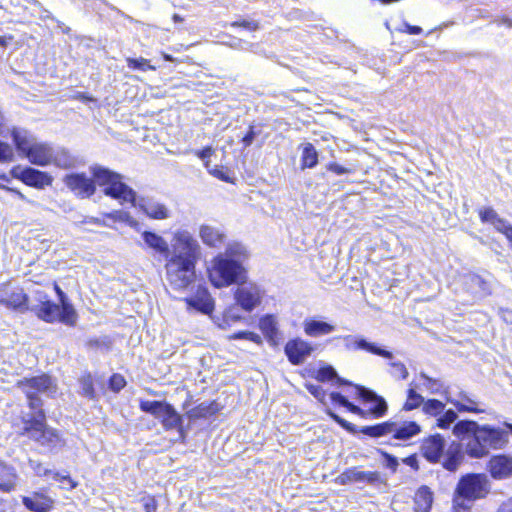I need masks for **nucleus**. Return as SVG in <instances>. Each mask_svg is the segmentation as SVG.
I'll return each instance as SVG.
<instances>
[{
	"instance_id": "20",
	"label": "nucleus",
	"mask_w": 512,
	"mask_h": 512,
	"mask_svg": "<svg viewBox=\"0 0 512 512\" xmlns=\"http://www.w3.org/2000/svg\"><path fill=\"white\" fill-rule=\"evenodd\" d=\"M199 237L203 244L216 249L222 247L227 239L223 229L210 224H202L199 227Z\"/></svg>"
},
{
	"instance_id": "10",
	"label": "nucleus",
	"mask_w": 512,
	"mask_h": 512,
	"mask_svg": "<svg viewBox=\"0 0 512 512\" xmlns=\"http://www.w3.org/2000/svg\"><path fill=\"white\" fill-rule=\"evenodd\" d=\"M64 184L78 198H89L96 192V182L93 176L90 178L85 173L67 174L63 179Z\"/></svg>"
},
{
	"instance_id": "48",
	"label": "nucleus",
	"mask_w": 512,
	"mask_h": 512,
	"mask_svg": "<svg viewBox=\"0 0 512 512\" xmlns=\"http://www.w3.org/2000/svg\"><path fill=\"white\" fill-rule=\"evenodd\" d=\"M106 216L114 221L127 223L131 227L137 225V221L133 219L128 212L122 210L113 211L111 213H108Z\"/></svg>"
},
{
	"instance_id": "15",
	"label": "nucleus",
	"mask_w": 512,
	"mask_h": 512,
	"mask_svg": "<svg viewBox=\"0 0 512 512\" xmlns=\"http://www.w3.org/2000/svg\"><path fill=\"white\" fill-rule=\"evenodd\" d=\"M379 481L380 474L377 471H362L357 467L346 469L336 478V482L340 485L351 483H367L374 485Z\"/></svg>"
},
{
	"instance_id": "62",
	"label": "nucleus",
	"mask_w": 512,
	"mask_h": 512,
	"mask_svg": "<svg viewBox=\"0 0 512 512\" xmlns=\"http://www.w3.org/2000/svg\"><path fill=\"white\" fill-rule=\"evenodd\" d=\"M343 407L347 408L351 413L356 414L362 418L368 417V412L366 410L354 405L349 400L346 401Z\"/></svg>"
},
{
	"instance_id": "39",
	"label": "nucleus",
	"mask_w": 512,
	"mask_h": 512,
	"mask_svg": "<svg viewBox=\"0 0 512 512\" xmlns=\"http://www.w3.org/2000/svg\"><path fill=\"white\" fill-rule=\"evenodd\" d=\"M316 379L320 382L330 381L336 379V383L341 385H351L348 380H345L337 375L336 370L332 366H325L318 370Z\"/></svg>"
},
{
	"instance_id": "38",
	"label": "nucleus",
	"mask_w": 512,
	"mask_h": 512,
	"mask_svg": "<svg viewBox=\"0 0 512 512\" xmlns=\"http://www.w3.org/2000/svg\"><path fill=\"white\" fill-rule=\"evenodd\" d=\"M259 327L269 340H274L278 335L277 322L273 315H265L262 317L259 322Z\"/></svg>"
},
{
	"instance_id": "23",
	"label": "nucleus",
	"mask_w": 512,
	"mask_h": 512,
	"mask_svg": "<svg viewBox=\"0 0 512 512\" xmlns=\"http://www.w3.org/2000/svg\"><path fill=\"white\" fill-rule=\"evenodd\" d=\"M28 300L29 297L22 288H15L7 297L0 298V304L13 311L25 313L30 310Z\"/></svg>"
},
{
	"instance_id": "18",
	"label": "nucleus",
	"mask_w": 512,
	"mask_h": 512,
	"mask_svg": "<svg viewBox=\"0 0 512 512\" xmlns=\"http://www.w3.org/2000/svg\"><path fill=\"white\" fill-rule=\"evenodd\" d=\"M35 316L46 323H61V305L52 302L51 300H43L42 304H33L30 310Z\"/></svg>"
},
{
	"instance_id": "17",
	"label": "nucleus",
	"mask_w": 512,
	"mask_h": 512,
	"mask_svg": "<svg viewBox=\"0 0 512 512\" xmlns=\"http://www.w3.org/2000/svg\"><path fill=\"white\" fill-rule=\"evenodd\" d=\"M12 173L16 178L20 179L26 185L38 189L50 186L53 182L52 176L47 172H43L32 167H26L22 169L20 174H15L14 170Z\"/></svg>"
},
{
	"instance_id": "58",
	"label": "nucleus",
	"mask_w": 512,
	"mask_h": 512,
	"mask_svg": "<svg viewBox=\"0 0 512 512\" xmlns=\"http://www.w3.org/2000/svg\"><path fill=\"white\" fill-rule=\"evenodd\" d=\"M230 25L231 27H242L249 31H256L259 29V23L254 20L234 21Z\"/></svg>"
},
{
	"instance_id": "45",
	"label": "nucleus",
	"mask_w": 512,
	"mask_h": 512,
	"mask_svg": "<svg viewBox=\"0 0 512 512\" xmlns=\"http://www.w3.org/2000/svg\"><path fill=\"white\" fill-rule=\"evenodd\" d=\"M79 383H80V388H81L82 394L85 397H88L90 399L94 398L95 390H94L93 379H92L91 374H89V373L84 374L80 378Z\"/></svg>"
},
{
	"instance_id": "30",
	"label": "nucleus",
	"mask_w": 512,
	"mask_h": 512,
	"mask_svg": "<svg viewBox=\"0 0 512 512\" xmlns=\"http://www.w3.org/2000/svg\"><path fill=\"white\" fill-rule=\"evenodd\" d=\"M142 238L147 247L164 256L165 259L172 254V248H169L168 242L162 236L151 231H144Z\"/></svg>"
},
{
	"instance_id": "47",
	"label": "nucleus",
	"mask_w": 512,
	"mask_h": 512,
	"mask_svg": "<svg viewBox=\"0 0 512 512\" xmlns=\"http://www.w3.org/2000/svg\"><path fill=\"white\" fill-rule=\"evenodd\" d=\"M420 377L425 380L424 387L431 394L441 393V389L443 388V383L440 380L431 378L424 372L420 373Z\"/></svg>"
},
{
	"instance_id": "54",
	"label": "nucleus",
	"mask_w": 512,
	"mask_h": 512,
	"mask_svg": "<svg viewBox=\"0 0 512 512\" xmlns=\"http://www.w3.org/2000/svg\"><path fill=\"white\" fill-rule=\"evenodd\" d=\"M125 385V378L120 374H113L109 379V388L114 392H119Z\"/></svg>"
},
{
	"instance_id": "28",
	"label": "nucleus",
	"mask_w": 512,
	"mask_h": 512,
	"mask_svg": "<svg viewBox=\"0 0 512 512\" xmlns=\"http://www.w3.org/2000/svg\"><path fill=\"white\" fill-rule=\"evenodd\" d=\"M11 137L18 153L24 157H26L33 145L37 142L29 131L22 128H13Z\"/></svg>"
},
{
	"instance_id": "44",
	"label": "nucleus",
	"mask_w": 512,
	"mask_h": 512,
	"mask_svg": "<svg viewBox=\"0 0 512 512\" xmlns=\"http://www.w3.org/2000/svg\"><path fill=\"white\" fill-rule=\"evenodd\" d=\"M437 418V427L447 429L452 423L456 421L458 415L453 409L444 410V412Z\"/></svg>"
},
{
	"instance_id": "32",
	"label": "nucleus",
	"mask_w": 512,
	"mask_h": 512,
	"mask_svg": "<svg viewBox=\"0 0 512 512\" xmlns=\"http://www.w3.org/2000/svg\"><path fill=\"white\" fill-rule=\"evenodd\" d=\"M303 328L305 334L310 337H319L322 335H327L335 330V327L333 325L315 319H306L303 323Z\"/></svg>"
},
{
	"instance_id": "9",
	"label": "nucleus",
	"mask_w": 512,
	"mask_h": 512,
	"mask_svg": "<svg viewBox=\"0 0 512 512\" xmlns=\"http://www.w3.org/2000/svg\"><path fill=\"white\" fill-rule=\"evenodd\" d=\"M328 415L338 423L342 428L348 431L351 434L362 433L372 438H378L385 436L387 434H391V421H386L383 423H379L371 426H363L358 428L356 425L346 421L341 418L339 415L335 414L332 411H328Z\"/></svg>"
},
{
	"instance_id": "27",
	"label": "nucleus",
	"mask_w": 512,
	"mask_h": 512,
	"mask_svg": "<svg viewBox=\"0 0 512 512\" xmlns=\"http://www.w3.org/2000/svg\"><path fill=\"white\" fill-rule=\"evenodd\" d=\"M23 505L33 512H49L54 504V500L41 492H34L30 496L22 497Z\"/></svg>"
},
{
	"instance_id": "11",
	"label": "nucleus",
	"mask_w": 512,
	"mask_h": 512,
	"mask_svg": "<svg viewBox=\"0 0 512 512\" xmlns=\"http://www.w3.org/2000/svg\"><path fill=\"white\" fill-rule=\"evenodd\" d=\"M344 343V347L348 351L363 350L371 354L383 357L385 359H392L393 353L378 346L374 342H369L360 335H345L340 337Z\"/></svg>"
},
{
	"instance_id": "21",
	"label": "nucleus",
	"mask_w": 512,
	"mask_h": 512,
	"mask_svg": "<svg viewBox=\"0 0 512 512\" xmlns=\"http://www.w3.org/2000/svg\"><path fill=\"white\" fill-rule=\"evenodd\" d=\"M488 470L494 479L512 476V457L504 454L493 456L488 462Z\"/></svg>"
},
{
	"instance_id": "52",
	"label": "nucleus",
	"mask_w": 512,
	"mask_h": 512,
	"mask_svg": "<svg viewBox=\"0 0 512 512\" xmlns=\"http://www.w3.org/2000/svg\"><path fill=\"white\" fill-rule=\"evenodd\" d=\"M53 479L57 482L63 484L64 489L72 490L77 487V482H75L68 474L63 475L59 472L53 473Z\"/></svg>"
},
{
	"instance_id": "4",
	"label": "nucleus",
	"mask_w": 512,
	"mask_h": 512,
	"mask_svg": "<svg viewBox=\"0 0 512 512\" xmlns=\"http://www.w3.org/2000/svg\"><path fill=\"white\" fill-rule=\"evenodd\" d=\"M89 171L96 185L104 187L103 193L121 204L135 205L136 192L123 182V175L99 164L90 166Z\"/></svg>"
},
{
	"instance_id": "14",
	"label": "nucleus",
	"mask_w": 512,
	"mask_h": 512,
	"mask_svg": "<svg viewBox=\"0 0 512 512\" xmlns=\"http://www.w3.org/2000/svg\"><path fill=\"white\" fill-rule=\"evenodd\" d=\"M17 386L23 392L30 390L36 392V394L46 393L48 395L55 393L57 389L56 383L50 376L46 374L31 378H23L22 380L18 381Z\"/></svg>"
},
{
	"instance_id": "29",
	"label": "nucleus",
	"mask_w": 512,
	"mask_h": 512,
	"mask_svg": "<svg viewBox=\"0 0 512 512\" xmlns=\"http://www.w3.org/2000/svg\"><path fill=\"white\" fill-rule=\"evenodd\" d=\"M420 431V426L414 421H391V434H393L394 439L409 440L419 434Z\"/></svg>"
},
{
	"instance_id": "3",
	"label": "nucleus",
	"mask_w": 512,
	"mask_h": 512,
	"mask_svg": "<svg viewBox=\"0 0 512 512\" xmlns=\"http://www.w3.org/2000/svg\"><path fill=\"white\" fill-rule=\"evenodd\" d=\"M249 257L246 247L240 242H229L224 253L216 255L208 269L209 280L216 288L239 284L247 279L243 265Z\"/></svg>"
},
{
	"instance_id": "46",
	"label": "nucleus",
	"mask_w": 512,
	"mask_h": 512,
	"mask_svg": "<svg viewBox=\"0 0 512 512\" xmlns=\"http://www.w3.org/2000/svg\"><path fill=\"white\" fill-rule=\"evenodd\" d=\"M24 393L26 394V397L28 399L29 407L35 411L34 415H32L31 417L39 418V412L44 411L42 409V399L34 391L27 390V392Z\"/></svg>"
},
{
	"instance_id": "56",
	"label": "nucleus",
	"mask_w": 512,
	"mask_h": 512,
	"mask_svg": "<svg viewBox=\"0 0 512 512\" xmlns=\"http://www.w3.org/2000/svg\"><path fill=\"white\" fill-rule=\"evenodd\" d=\"M378 452H379V453L381 454V456L384 458L385 466H386L388 469H390V470H392L393 472H395V471L397 470L398 465H399V463H398V459H397L395 456H393V455H391V454L387 453V452H386V451H384V450H381V449H380V450H378Z\"/></svg>"
},
{
	"instance_id": "24",
	"label": "nucleus",
	"mask_w": 512,
	"mask_h": 512,
	"mask_svg": "<svg viewBox=\"0 0 512 512\" xmlns=\"http://www.w3.org/2000/svg\"><path fill=\"white\" fill-rule=\"evenodd\" d=\"M445 440L439 435H433L425 439L421 445L423 456L430 462H437L443 454Z\"/></svg>"
},
{
	"instance_id": "16",
	"label": "nucleus",
	"mask_w": 512,
	"mask_h": 512,
	"mask_svg": "<svg viewBox=\"0 0 512 512\" xmlns=\"http://www.w3.org/2000/svg\"><path fill=\"white\" fill-rule=\"evenodd\" d=\"M445 399L452 404L458 412L483 413L485 409L479 407V402L472 398L467 392L461 390L456 396H452L447 389L443 391Z\"/></svg>"
},
{
	"instance_id": "7",
	"label": "nucleus",
	"mask_w": 512,
	"mask_h": 512,
	"mask_svg": "<svg viewBox=\"0 0 512 512\" xmlns=\"http://www.w3.org/2000/svg\"><path fill=\"white\" fill-rule=\"evenodd\" d=\"M264 296L265 290L260 285L247 281V279L237 284L234 291L236 304L246 312H252L257 308L262 303Z\"/></svg>"
},
{
	"instance_id": "13",
	"label": "nucleus",
	"mask_w": 512,
	"mask_h": 512,
	"mask_svg": "<svg viewBox=\"0 0 512 512\" xmlns=\"http://www.w3.org/2000/svg\"><path fill=\"white\" fill-rule=\"evenodd\" d=\"M357 395L360 399H362L366 403H370L371 406L368 410V416H371L375 419L383 417L388 410V405L386 400L375 393L373 390L368 389L363 386L356 385Z\"/></svg>"
},
{
	"instance_id": "35",
	"label": "nucleus",
	"mask_w": 512,
	"mask_h": 512,
	"mask_svg": "<svg viewBox=\"0 0 512 512\" xmlns=\"http://www.w3.org/2000/svg\"><path fill=\"white\" fill-rule=\"evenodd\" d=\"M15 469L11 466L0 462V490L3 492H11L15 488L16 481Z\"/></svg>"
},
{
	"instance_id": "50",
	"label": "nucleus",
	"mask_w": 512,
	"mask_h": 512,
	"mask_svg": "<svg viewBox=\"0 0 512 512\" xmlns=\"http://www.w3.org/2000/svg\"><path fill=\"white\" fill-rule=\"evenodd\" d=\"M28 464H29V467L34 471V473L37 476L53 478V473H55V472L50 469L45 468L40 461L34 460V459H29Z\"/></svg>"
},
{
	"instance_id": "61",
	"label": "nucleus",
	"mask_w": 512,
	"mask_h": 512,
	"mask_svg": "<svg viewBox=\"0 0 512 512\" xmlns=\"http://www.w3.org/2000/svg\"><path fill=\"white\" fill-rule=\"evenodd\" d=\"M343 407L347 408L351 413L356 414L362 418L368 417V412L366 410L354 405L349 400L346 401Z\"/></svg>"
},
{
	"instance_id": "64",
	"label": "nucleus",
	"mask_w": 512,
	"mask_h": 512,
	"mask_svg": "<svg viewBox=\"0 0 512 512\" xmlns=\"http://www.w3.org/2000/svg\"><path fill=\"white\" fill-rule=\"evenodd\" d=\"M145 512H156L157 503L154 497L147 496L142 499Z\"/></svg>"
},
{
	"instance_id": "2",
	"label": "nucleus",
	"mask_w": 512,
	"mask_h": 512,
	"mask_svg": "<svg viewBox=\"0 0 512 512\" xmlns=\"http://www.w3.org/2000/svg\"><path fill=\"white\" fill-rule=\"evenodd\" d=\"M508 429L494 427L488 424H479L474 420H460L453 426L454 436L464 441L465 453L470 458H483L491 450H501L509 442V432L512 433V424L504 423Z\"/></svg>"
},
{
	"instance_id": "5",
	"label": "nucleus",
	"mask_w": 512,
	"mask_h": 512,
	"mask_svg": "<svg viewBox=\"0 0 512 512\" xmlns=\"http://www.w3.org/2000/svg\"><path fill=\"white\" fill-rule=\"evenodd\" d=\"M45 418L44 411L39 412V418H24L23 434H27L31 440L37 442L46 451L57 453L64 447L65 440L56 429L46 424Z\"/></svg>"
},
{
	"instance_id": "36",
	"label": "nucleus",
	"mask_w": 512,
	"mask_h": 512,
	"mask_svg": "<svg viewBox=\"0 0 512 512\" xmlns=\"http://www.w3.org/2000/svg\"><path fill=\"white\" fill-rule=\"evenodd\" d=\"M464 458L462 448L460 444L451 445L448 448L447 455L443 462L445 469L449 471H456L460 463Z\"/></svg>"
},
{
	"instance_id": "1",
	"label": "nucleus",
	"mask_w": 512,
	"mask_h": 512,
	"mask_svg": "<svg viewBox=\"0 0 512 512\" xmlns=\"http://www.w3.org/2000/svg\"><path fill=\"white\" fill-rule=\"evenodd\" d=\"M172 254L166 258V278L174 290H185L196 279V263L201 255L198 241L187 230L173 234Z\"/></svg>"
},
{
	"instance_id": "59",
	"label": "nucleus",
	"mask_w": 512,
	"mask_h": 512,
	"mask_svg": "<svg viewBox=\"0 0 512 512\" xmlns=\"http://www.w3.org/2000/svg\"><path fill=\"white\" fill-rule=\"evenodd\" d=\"M498 218V214L492 208H486L480 211V219L482 222H490L493 225Z\"/></svg>"
},
{
	"instance_id": "57",
	"label": "nucleus",
	"mask_w": 512,
	"mask_h": 512,
	"mask_svg": "<svg viewBox=\"0 0 512 512\" xmlns=\"http://www.w3.org/2000/svg\"><path fill=\"white\" fill-rule=\"evenodd\" d=\"M306 388L309 391V393H311L316 399H318L321 402H324L326 392L322 388V386L315 384H307Z\"/></svg>"
},
{
	"instance_id": "8",
	"label": "nucleus",
	"mask_w": 512,
	"mask_h": 512,
	"mask_svg": "<svg viewBox=\"0 0 512 512\" xmlns=\"http://www.w3.org/2000/svg\"><path fill=\"white\" fill-rule=\"evenodd\" d=\"M489 491V482L484 474H468L457 485V495L466 500L484 497Z\"/></svg>"
},
{
	"instance_id": "43",
	"label": "nucleus",
	"mask_w": 512,
	"mask_h": 512,
	"mask_svg": "<svg viewBox=\"0 0 512 512\" xmlns=\"http://www.w3.org/2000/svg\"><path fill=\"white\" fill-rule=\"evenodd\" d=\"M433 501V495L430 489L427 486H422L418 489L416 493V502L418 505L424 509L428 510Z\"/></svg>"
},
{
	"instance_id": "42",
	"label": "nucleus",
	"mask_w": 512,
	"mask_h": 512,
	"mask_svg": "<svg viewBox=\"0 0 512 512\" xmlns=\"http://www.w3.org/2000/svg\"><path fill=\"white\" fill-rule=\"evenodd\" d=\"M424 398L421 394H419L415 388L411 387L407 391V400L403 406V409L406 411L414 410L421 405L423 406Z\"/></svg>"
},
{
	"instance_id": "51",
	"label": "nucleus",
	"mask_w": 512,
	"mask_h": 512,
	"mask_svg": "<svg viewBox=\"0 0 512 512\" xmlns=\"http://www.w3.org/2000/svg\"><path fill=\"white\" fill-rule=\"evenodd\" d=\"M14 160V150L11 145L0 141V162L7 163Z\"/></svg>"
},
{
	"instance_id": "34",
	"label": "nucleus",
	"mask_w": 512,
	"mask_h": 512,
	"mask_svg": "<svg viewBox=\"0 0 512 512\" xmlns=\"http://www.w3.org/2000/svg\"><path fill=\"white\" fill-rule=\"evenodd\" d=\"M218 410L219 405L215 401H212L210 403L203 402L189 410L187 412V416L191 420L207 418L216 414Z\"/></svg>"
},
{
	"instance_id": "12",
	"label": "nucleus",
	"mask_w": 512,
	"mask_h": 512,
	"mask_svg": "<svg viewBox=\"0 0 512 512\" xmlns=\"http://www.w3.org/2000/svg\"><path fill=\"white\" fill-rule=\"evenodd\" d=\"M313 351V345L301 338L289 340L284 347L285 355L293 365L303 364Z\"/></svg>"
},
{
	"instance_id": "40",
	"label": "nucleus",
	"mask_w": 512,
	"mask_h": 512,
	"mask_svg": "<svg viewBox=\"0 0 512 512\" xmlns=\"http://www.w3.org/2000/svg\"><path fill=\"white\" fill-rule=\"evenodd\" d=\"M445 404L438 399L424 400L422 411L424 414L436 417L444 412Z\"/></svg>"
},
{
	"instance_id": "37",
	"label": "nucleus",
	"mask_w": 512,
	"mask_h": 512,
	"mask_svg": "<svg viewBox=\"0 0 512 512\" xmlns=\"http://www.w3.org/2000/svg\"><path fill=\"white\" fill-rule=\"evenodd\" d=\"M318 164V152L312 143L303 145L301 155V168H314Z\"/></svg>"
},
{
	"instance_id": "60",
	"label": "nucleus",
	"mask_w": 512,
	"mask_h": 512,
	"mask_svg": "<svg viewBox=\"0 0 512 512\" xmlns=\"http://www.w3.org/2000/svg\"><path fill=\"white\" fill-rule=\"evenodd\" d=\"M326 169L328 171H331L337 175H344V174H350L353 172L352 169H349V168H346V167H343L335 162H331V163H328L326 165Z\"/></svg>"
},
{
	"instance_id": "53",
	"label": "nucleus",
	"mask_w": 512,
	"mask_h": 512,
	"mask_svg": "<svg viewBox=\"0 0 512 512\" xmlns=\"http://www.w3.org/2000/svg\"><path fill=\"white\" fill-rule=\"evenodd\" d=\"M242 319V316L239 314V311L236 307H229L225 310L223 315V323L226 325H230L231 322H237Z\"/></svg>"
},
{
	"instance_id": "31",
	"label": "nucleus",
	"mask_w": 512,
	"mask_h": 512,
	"mask_svg": "<svg viewBox=\"0 0 512 512\" xmlns=\"http://www.w3.org/2000/svg\"><path fill=\"white\" fill-rule=\"evenodd\" d=\"M465 284L477 298H483L491 293V287L487 281L477 274H468Z\"/></svg>"
},
{
	"instance_id": "41",
	"label": "nucleus",
	"mask_w": 512,
	"mask_h": 512,
	"mask_svg": "<svg viewBox=\"0 0 512 512\" xmlns=\"http://www.w3.org/2000/svg\"><path fill=\"white\" fill-rule=\"evenodd\" d=\"M388 360V365L390 367V375L397 380H405L409 375L405 364L401 361L394 360V357Z\"/></svg>"
},
{
	"instance_id": "19",
	"label": "nucleus",
	"mask_w": 512,
	"mask_h": 512,
	"mask_svg": "<svg viewBox=\"0 0 512 512\" xmlns=\"http://www.w3.org/2000/svg\"><path fill=\"white\" fill-rule=\"evenodd\" d=\"M132 206L138 207L149 218L152 219L164 220L170 216L168 208L164 204L152 198L136 197L135 205Z\"/></svg>"
},
{
	"instance_id": "26",
	"label": "nucleus",
	"mask_w": 512,
	"mask_h": 512,
	"mask_svg": "<svg viewBox=\"0 0 512 512\" xmlns=\"http://www.w3.org/2000/svg\"><path fill=\"white\" fill-rule=\"evenodd\" d=\"M189 308H193L204 314H209L214 309V301L208 290L204 287H198L195 296L186 298Z\"/></svg>"
},
{
	"instance_id": "33",
	"label": "nucleus",
	"mask_w": 512,
	"mask_h": 512,
	"mask_svg": "<svg viewBox=\"0 0 512 512\" xmlns=\"http://www.w3.org/2000/svg\"><path fill=\"white\" fill-rule=\"evenodd\" d=\"M52 164L61 169H70L75 166L76 158L65 148L53 147Z\"/></svg>"
},
{
	"instance_id": "22",
	"label": "nucleus",
	"mask_w": 512,
	"mask_h": 512,
	"mask_svg": "<svg viewBox=\"0 0 512 512\" xmlns=\"http://www.w3.org/2000/svg\"><path fill=\"white\" fill-rule=\"evenodd\" d=\"M52 151L53 146L49 143L36 142L26 155V158L31 164L45 167L52 164Z\"/></svg>"
},
{
	"instance_id": "25",
	"label": "nucleus",
	"mask_w": 512,
	"mask_h": 512,
	"mask_svg": "<svg viewBox=\"0 0 512 512\" xmlns=\"http://www.w3.org/2000/svg\"><path fill=\"white\" fill-rule=\"evenodd\" d=\"M54 290L58 296L59 305L62 308L61 323L71 327L75 326L78 318L75 308L57 283H54Z\"/></svg>"
},
{
	"instance_id": "6",
	"label": "nucleus",
	"mask_w": 512,
	"mask_h": 512,
	"mask_svg": "<svg viewBox=\"0 0 512 512\" xmlns=\"http://www.w3.org/2000/svg\"><path fill=\"white\" fill-rule=\"evenodd\" d=\"M140 409L160 420L165 430L177 429L183 435V417L165 401L142 400Z\"/></svg>"
},
{
	"instance_id": "49",
	"label": "nucleus",
	"mask_w": 512,
	"mask_h": 512,
	"mask_svg": "<svg viewBox=\"0 0 512 512\" xmlns=\"http://www.w3.org/2000/svg\"><path fill=\"white\" fill-rule=\"evenodd\" d=\"M127 64L128 67L134 69V70H155L156 68L149 64V60L145 58H127Z\"/></svg>"
},
{
	"instance_id": "63",
	"label": "nucleus",
	"mask_w": 512,
	"mask_h": 512,
	"mask_svg": "<svg viewBox=\"0 0 512 512\" xmlns=\"http://www.w3.org/2000/svg\"><path fill=\"white\" fill-rule=\"evenodd\" d=\"M493 226L498 232L504 234L505 236L508 234V230L512 229V226L500 217L495 221Z\"/></svg>"
},
{
	"instance_id": "55",
	"label": "nucleus",
	"mask_w": 512,
	"mask_h": 512,
	"mask_svg": "<svg viewBox=\"0 0 512 512\" xmlns=\"http://www.w3.org/2000/svg\"><path fill=\"white\" fill-rule=\"evenodd\" d=\"M231 338L232 339L249 340V341H252L257 344L261 343V337L258 334L254 333V332H250V331L237 332V333L233 334Z\"/></svg>"
}]
</instances>
